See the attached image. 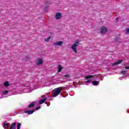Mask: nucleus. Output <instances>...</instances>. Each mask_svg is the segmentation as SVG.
I'll return each mask as SVG.
<instances>
[{"instance_id": "nucleus-1", "label": "nucleus", "mask_w": 129, "mask_h": 129, "mask_svg": "<svg viewBox=\"0 0 129 129\" xmlns=\"http://www.w3.org/2000/svg\"><path fill=\"white\" fill-rule=\"evenodd\" d=\"M62 89H63V88L62 87H59L58 88H55L53 91V97H56V96H58L60 93H61V92L62 91Z\"/></svg>"}, {"instance_id": "nucleus-2", "label": "nucleus", "mask_w": 129, "mask_h": 129, "mask_svg": "<svg viewBox=\"0 0 129 129\" xmlns=\"http://www.w3.org/2000/svg\"><path fill=\"white\" fill-rule=\"evenodd\" d=\"M79 45V42H75V43L72 45L71 48L74 53H77V46Z\"/></svg>"}, {"instance_id": "nucleus-3", "label": "nucleus", "mask_w": 129, "mask_h": 129, "mask_svg": "<svg viewBox=\"0 0 129 129\" xmlns=\"http://www.w3.org/2000/svg\"><path fill=\"white\" fill-rule=\"evenodd\" d=\"M100 32L101 34H105L107 33V28L105 26H102L100 29Z\"/></svg>"}, {"instance_id": "nucleus-4", "label": "nucleus", "mask_w": 129, "mask_h": 129, "mask_svg": "<svg viewBox=\"0 0 129 129\" xmlns=\"http://www.w3.org/2000/svg\"><path fill=\"white\" fill-rule=\"evenodd\" d=\"M62 18V14L60 12L56 13L55 16V19L56 20H60Z\"/></svg>"}, {"instance_id": "nucleus-5", "label": "nucleus", "mask_w": 129, "mask_h": 129, "mask_svg": "<svg viewBox=\"0 0 129 129\" xmlns=\"http://www.w3.org/2000/svg\"><path fill=\"white\" fill-rule=\"evenodd\" d=\"M93 77H94V76L93 75L86 76V80H88L86 82V83H90V82H91V80L90 79V78H93Z\"/></svg>"}, {"instance_id": "nucleus-6", "label": "nucleus", "mask_w": 129, "mask_h": 129, "mask_svg": "<svg viewBox=\"0 0 129 129\" xmlns=\"http://www.w3.org/2000/svg\"><path fill=\"white\" fill-rule=\"evenodd\" d=\"M35 112V109L33 110H26L24 112V113H26L27 114H28V115H30V114H33L34 112Z\"/></svg>"}, {"instance_id": "nucleus-7", "label": "nucleus", "mask_w": 129, "mask_h": 129, "mask_svg": "<svg viewBox=\"0 0 129 129\" xmlns=\"http://www.w3.org/2000/svg\"><path fill=\"white\" fill-rule=\"evenodd\" d=\"M63 41H56L53 43L54 46H62L63 45Z\"/></svg>"}, {"instance_id": "nucleus-8", "label": "nucleus", "mask_w": 129, "mask_h": 129, "mask_svg": "<svg viewBox=\"0 0 129 129\" xmlns=\"http://www.w3.org/2000/svg\"><path fill=\"white\" fill-rule=\"evenodd\" d=\"M121 62H123V59H120V60H119L115 62H114L112 64V66H115L116 65H118V64H120V63H121Z\"/></svg>"}, {"instance_id": "nucleus-9", "label": "nucleus", "mask_w": 129, "mask_h": 129, "mask_svg": "<svg viewBox=\"0 0 129 129\" xmlns=\"http://www.w3.org/2000/svg\"><path fill=\"white\" fill-rule=\"evenodd\" d=\"M43 64V60L42 59L39 58L38 60H37V62L36 63V64L38 66L40 65H42Z\"/></svg>"}, {"instance_id": "nucleus-10", "label": "nucleus", "mask_w": 129, "mask_h": 129, "mask_svg": "<svg viewBox=\"0 0 129 129\" xmlns=\"http://www.w3.org/2000/svg\"><path fill=\"white\" fill-rule=\"evenodd\" d=\"M47 101V98H46L41 99L39 101V104H43V103H44V102H45V101Z\"/></svg>"}, {"instance_id": "nucleus-11", "label": "nucleus", "mask_w": 129, "mask_h": 129, "mask_svg": "<svg viewBox=\"0 0 129 129\" xmlns=\"http://www.w3.org/2000/svg\"><path fill=\"white\" fill-rule=\"evenodd\" d=\"M16 122L12 123L10 126V129H16Z\"/></svg>"}, {"instance_id": "nucleus-12", "label": "nucleus", "mask_w": 129, "mask_h": 129, "mask_svg": "<svg viewBox=\"0 0 129 129\" xmlns=\"http://www.w3.org/2000/svg\"><path fill=\"white\" fill-rule=\"evenodd\" d=\"M3 126L4 128L8 129L9 128V124H8V123H4Z\"/></svg>"}, {"instance_id": "nucleus-13", "label": "nucleus", "mask_w": 129, "mask_h": 129, "mask_svg": "<svg viewBox=\"0 0 129 129\" xmlns=\"http://www.w3.org/2000/svg\"><path fill=\"white\" fill-rule=\"evenodd\" d=\"M35 106V102H32L28 106V108H31V107H34Z\"/></svg>"}, {"instance_id": "nucleus-14", "label": "nucleus", "mask_w": 129, "mask_h": 129, "mask_svg": "<svg viewBox=\"0 0 129 129\" xmlns=\"http://www.w3.org/2000/svg\"><path fill=\"white\" fill-rule=\"evenodd\" d=\"M99 83V82L97 81H94L93 82H92V84L93 85H98V84Z\"/></svg>"}, {"instance_id": "nucleus-15", "label": "nucleus", "mask_w": 129, "mask_h": 129, "mask_svg": "<svg viewBox=\"0 0 129 129\" xmlns=\"http://www.w3.org/2000/svg\"><path fill=\"white\" fill-rule=\"evenodd\" d=\"M63 69V68L61 65L58 66V72H61V71Z\"/></svg>"}, {"instance_id": "nucleus-16", "label": "nucleus", "mask_w": 129, "mask_h": 129, "mask_svg": "<svg viewBox=\"0 0 129 129\" xmlns=\"http://www.w3.org/2000/svg\"><path fill=\"white\" fill-rule=\"evenodd\" d=\"M10 85V83H9V82H6L4 83V86H5L6 87H8V86H9Z\"/></svg>"}, {"instance_id": "nucleus-17", "label": "nucleus", "mask_w": 129, "mask_h": 129, "mask_svg": "<svg viewBox=\"0 0 129 129\" xmlns=\"http://www.w3.org/2000/svg\"><path fill=\"white\" fill-rule=\"evenodd\" d=\"M22 124L21 123H17V129H20Z\"/></svg>"}, {"instance_id": "nucleus-18", "label": "nucleus", "mask_w": 129, "mask_h": 129, "mask_svg": "<svg viewBox=\"0 0 129 129\" xmlns=\"http://www.w3.org/2000/svg\"><path fill=\"white\" fill-rule=\"evenodd\" d=\"M8 93H9V91L8 90H6L3 92V95H6V94H8Z\"/></svg>"}, {"instance_id": "nucleus-19", "label": "nucleus", "mask_w": 129, "mask_h": 129, "mask_svg": "<svg viewBox=\"0 0 129 129\" xmlns=\"http://www.w3.org/2000/svg\"><path fill=\"white\" fill-rule=\"evenodd\" d=\"M50 39H51V36L48 37L47 39H45V42H49L50 41Z\"/></svg>"}, {"instance_id": "nucleus-20", "label": "nucleus", "mask_w": 129, "mask_h": 129, "mask_svg": "<svg viewBox=\"0 0 129 129\" xmlns=\"http://www.w3.org/2000/svg\"><path fill=\"white\" fill-rule=\"evenodd\" d=\"M64 77H66V78H70V75H65L64 76Z\"/></svg>"}, {"instance_id": "nucleus-21", "label": "nucleus", "mask_w": 129, "mask_h": 129, "mask_svg": "<svg viewBox=\"0 0 129 129\" xmlns=\"http://www.w3.org/2000/svg\"><path fill=\"white\" fill-rule=\"evenodd\" d=\"M121 74H123V75H124V74H125V73H126V71H122L121 72Z\"/></svg>"}, {"instance_id": "nucleus-22", "label": "nucleus", "mask_w": 129, "mask_h": 129, "mask_svg": "<svg viewBox=\"0 0 129 129\" xmlns=\"http://www.w3.org/2000/svg\"><path fill=\"white\" fill-rule=\"evenodd\" d=\"M40 108H41V106H38L35 108V110H39V109H40Z\"/></svg>"}, {"instance_id": "nucleus-23", "label": "nucleus", "mask_w": 129, "mask_h": 129, "mask_svg": "<svg viewBox=\"0 0 129 129\" xmlns=\"http://www.w3.org/2000/svg\"><path fill=\"white\" fill-rule=\"evenodd\" d=\"M126 33L127 34H129V28L126 29Z\"/></svg>"}, {"instance_id": "nucleus-24", "label": "nucleus", "mask_w": 129, "mask_h": 129, "mask_svg": "<svg viewBox=\"0 0 129 129\" xmlns=\"http://www.w3.org/2000/svg\"><path fill=\"white\" fill-rule=\"evenodd\" d=\"M125 68V69H129V67H126Z\"/></svg>"}, {"instance_id": "nucleus-25", "label": "nucleus", "mask_w": 129, "mask_h": 129, "mask_svg": "<svg viewBox=\"0 0 129 129\" xmlns=\"http://www.w3.org/2000/svg\"><path fill=\"white\" fill-rule=\"evenodd\" d=\"M116 20H118V18H116Z\"/></svg>"}]
</instances>
